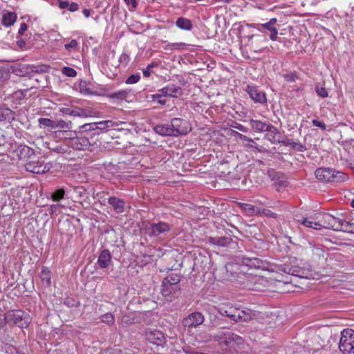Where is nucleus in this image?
I'll use <instances>...</instances> for the list:
<instances>
[{"instance_id":"27","label":"nucleus","mask_w":354,"mask_h":354,"mask_svg":"<svg viewBox=\"0 0 354 354\" xmlns=\"http://www.w3.org/2000/svg\"><path fill=\"white\" fill-rule=\"evenodd\" d=\"M266 132H268L265 136L266 140L273 144L278 142L279 139L277 138V136L279 134V131L276 127L271 124Z\"/></svg>"},{"instance_id":"20","label":"nucleus","mask_w":354,"mask_h":354,"mask_svg":"<svg viewBox=\"0 0 354 354\" xmlns=\"http://www.w3.org/2000/svg\"><path fill=\"white\" fill-rule=\"evenodd\" d=\"M107 203L117 214H122L124 212L126 202L123 199L116 196H110L107 199Z\"/></svg>"},{"instance_id":"41","label":"nucleus","mask_w":354,"mask_h":354,"mask_svg":"<svg viewBox=\"0 0 354 354\" xmlns=\"http://www.w3.org/2000/svg\"><path fill=\"white\" fill-rule=\"evenodd\" d=\"M241 207L249 215H258L257 212H259V208L250 204L242 203Z\"/></svg>"},{"instance_id":"11","label":"nucleus","mask_w":354,"mask_h":354,"mask_svg":"<svg viewBox=\"0 0 354 354\" xmlns=\"http://www.w3.org/2000/svg\"><path fill=\"white\" fill-rule=\"evenodd\" d=\"M245 91L249 95L251 100L254 103H259L261 104H267V97L266 93L260 89L257 86L254 84L247 85Z\"/></svg>"},{"instance_id":"50","label":"nucleus","mask_w":354,"mask_h":354,"mask_svg":"<svg viewBox=\"0 0 354 354\" xmlns=\"http://www.w3.org/2000/svg\"><path fill=\"white\" fill-rule=\"evenodd\" d=\"M9 114L13 115V111L10 109L0 107V121H3L9 117Z\"/></svg>"},{"instance_id":"61","label":"nucleus","mask_w":354,"mask_h":354,"mask_svg":"<svg viewBox=\"0 0 354 354\" xmlns=\"http://www.w3.org/2000/svg\"><path fill=\"white\" fill-rule=\"evenodd\" d=\"M77 45H78L77 41L75 39H72L68 44H66L64 45V47L66 50H68L71 48H77Z\"/></svg>"},{"instance_id":"21","label":"nucleus","mask_w":354,"mask_h":354,"mask_svg":"<svg viewBox=\"0 0 354 354\" xmlns=\"http://www.w3.org/2000/svg\"><path fill=\"white\" fill-rule=\"evenodd\" d=\"M111 254L109 250L104 249L101 251L97 263L100 268L104 269L111 264Z\"/></svg>"},{"instance_id":"14","label":"nucleus","mask_w":354,"mask_h":354,"mask_svg":"<svg viewBox=\"0 0 354 354\" xmlns=\"http://www.w3.org/2000/svg\"><path fill=\"white\" fill-rule=\"evenodd\" d=\"M161 286L162 295L167 301H172L180 295V288L178 286L162 282Z\"/></svg>"},{"instance_id":"64","label":"nucleus","mask_w":354,"mask_h":354,"mask_svg":"<svg viewBox=\"0 0 354 354\" xmlns=\"http://www.w3.org/2000/svg\"><path fill=\"white\" fill-rule=\"evenodd\" d=\"M346 163L350 168L354 169V154L346 159Z\"/></svg>"},{"instance_id":"59","label":"nucleus","mask_w":354,"mask_h":354,"mask_svg":"<svg viewBox=\"0 0 354 354\" xmlns=\"http://www.w3.org/2000/svg\"><path fill=\"white\" fill-rule=\"evenodd\" d=\"M122 322L126 324H131L134 322V319L130 315H124L122 317Z\"/></svg>"},{"instance_id":"15","label":"nucleus","mask_w":354,"mask_h":354,"mask_svg":"<svg viewBox=\"0 0 354 354\" xmlns=\"http://www.w3.org/2000/svg\"><path fill=\"white\" fill-rule=\"evenodd\" d=\"M209 243L219 246L226 247L232 249L237 248V242L234 241L230 236H214L208 239Z\"/></svg>"},{"instance_id":"35","label":"nucleus","mask_w":354,"mask_h":354,"mask_svg":"<svg viewBox=\"0 0 354 354\" xmlns=\"http://www.w3.org/2000/svg\"><path fill=\"white\" fill-rule=\"evenodd\" d=\"M234 133L235 134L238 135L239 138L241 140L248 142V146H249L250 147L257 149L259 151H261L260 149H259V145L257 144V142H255L252 138H250L243 134H241L236 131H234Z\"/></svg>"},{"instance_id":"60","label":"nucleus","mask_w":354,"mask_h":354,"mask_svg":"<svg viewBox=\"0 0 354 354\" xmlns=\"http://www.w3.org/2000/svg\"><path fill=\"white\" fill-rule=\"evenodd\" d=\"M129 60V56L127 53H122L119 57V62L124 65H127Z\"/></svg>"},{"instance_id":"26","label":"nucleus","mask_w":354,"mask_h":354,"mask_svg":"<svg viewBox=\"0 0 354 354\" xmlns=\"http://www.w3.org/2000/svg\"><path fill=\"white\" fill-rule=\"evenodd\" d=\"M176 26L183 30L190 31L193 29V24L189 19L180 17L177 18Z\"/></svg>"},{"instance_id":"33","label":"nucleus","mask_w":354,"mask_h":354,"mask_svg":"<svg viewBox=\"0 0 354 354\" xmlns=\"http://www.w3.org/2000/svg\"><path fill=\"white\" fill-rule=\"evenodd\" d=\"M181 280V276L177 273H171L165 277L162 282L177 286Z\"/></svg>"},{"instance_id":"46","label":"nucleus","mask_w":354,"mask_h":354,"mask_svg":"<svg viewBox=\"0 0 354 354\" xmlns=\"http://www.w3.org/2000/svg\"><path fill=\"white\" fill-rule=\"evenodd\" d=\"M149 97L152 101H157V102L160 105L166 104L167 100L163 98V96L159 92L156 94L150 95Z\"/></svg>"},{"instance_id":"29","label":"nucleus","mask_w":354,"mask_h":354,"mask_svg":"<svg viewBox=\"0 0 354 354\" xmlns=\"http://www.w3.org/2000/svg\"><path fill=\"white\" fill-rule=\"evenodd\" d=\"M45 167H43L37 162H29L26 165V169L34 174H42L45 172Z\"/></svg>"},{"instance_id":"62","label":"nucleus","mask_w":354,"mask_h":354,"mask_svg":"<svg viewBox=\"0 0 354 354\" xmlns=\"http://www.w3.org/2000/svg\"><path fill=\"white\" fill-rule=\"evenodd\" d=\"M9 73L2 68H0V82L8 78Z\"/></svg>"},{"instance_id":"2","label":"nucleus","mask_w":354,"mask_h":354,"mask_svg":"<svg viewBox=\"0 0 354 354\" xmlns=\"http://www.w3.org/2000/svg\"><path fill=\"white\" fill-rule=\"evenodd\" d=\"M277 272L291 274L300 278H309L311 275L310 268L301 261L299 263L279 264L276 266Z\"/></svg>"},{"instance_id":"30","label":"nucleus","mask_w":354,"mask_h":354,"mask_svg":"<svg viewBox=\"0 0 354 354\" xmlns=\"http://www.w3.org/2000/svg\"><path fill=\"white\" fill-rule=\"evenodd\" d=\"M24 68L26 69L25 75H30L32 73H46L48 71L49 66L46 65H31L29 66H25Z\"/></svg>"},{"instance_id":"13","label":"nucleus","mask_w":354,"mask_h":354,"mask_svg":"<svg viewBox=\"0 0 354 354\" xmlns=\"http://www.w3.org/2000/svg\"><path fill=\"white\" fill-rule=\"evenodd\" d=\"M146 339L158 346H162L166 343V337L159 330H147L145 333Z\"/></svg>"},{"instance_id":"49","label":"nucleus","mask_w":354,"mask_h":354,"mask_svg":"<svg viewBox=\"0 0 354 354\" xmlns=\"http://www.w3.org/2000/svg\"><path fill=\"white\" fill-rule=\"evenodd\" d=\"M62 73L67 77H74L77 75V71L71 67L64 66L62 69Z\"/></svg>"},{"instance_id":"52","label":"nucleus","mask_w":354,"mask_h":354,"mask_svg":"<svg viewBox=\"0 0 354 354\" xmlns=\"http://www.w3.org/2000/svg\"><path fill=\"white\" fill-rule=\"evenodd\" d=\"M291 147L294 150H295L297 151H299V152H304L307 150L306 145H304L299 142L295 141V140H293Z\"/></svg>"},{"instance_id":"56","label":"nucleus","mask_w":354,"mask_h":354,"mask_svg":"<svg viewBox=\"0 0 354 354\" xmlns=\"http://www.w3.org/2000/svg\"><path fill=\"white\" fill-rule=\"evenodd\" d=\"M67 144L65 145H57L55 147L51 149L53 151L57 153H65L67 152Z\"/></svg>"},{"instance_id":"24","label":"nucleus","mask_w":354,"mask_h":354,"mask_svg":"<svg viewBox=\"0 0 354 354\" xmlns=\"http://www.w3.org/2000/svg\"><path fill=\"white\" fill-rule=\"evenodd\" d=\"M153 130L156 133L162 136H174V129H172L171 124H158L153 128Z\"/></svg>"},{"instance_id":"16","label":"nucleus","mask_w":354,"mask_h":354,"mask_svg":"<svg viewBox=\"0 0 354 354\" xmlns=\"http://www.w3.org/2000/svg\"><path fill=\"white\" fill-rule=\"evenodd\" d=\"M205 320L203 315L200 312H194L185 317L182 324L185 327H196L203 323Z\"/></svg>"},{"instance_id":"40","label":"nucleus","mask_w":354,"mask_h":354,"mask_svg":"<svg viewBox=\"0 0 354 354\" xmlns=\"http://www.w3.org/2000/svg\"><path fill=\"white\" fill-rule=\"evenodd\" d=\"M97 127V129L105 130L114 126V122L111 120L100 121L98 122H93V124Z\"/></svg>"},{"instance_id":"48","label":"nucleus","mask_w":354,"mask_h":354,"mask_svg":"<svg viewBox=\"0 0 354 354\" xmlns=\"http://www.w3.org/2000/svg\"><path fill=\"white\" fill-rule=\"evenodd\" d=\"M64 304L68 308H75L80 306V303L79 301L71 297H66L64 301Z\"/></svg>"},{"instance_id":"4","label":"nucleus","mask_w":354,"mask_h":354,"mask_svg":"<svg viewBox=\"0 0 354 354\" xmlns=\"http://www.w3.org/2000/svg\"><path fill=\"white\" fill-rule=\"evenodd\" d=\"M218 313L222 316L228 317L232 321H234L235 322H248L252 319L253 315L252 312L250 309L240 310L233 306L220 308Z\"/></svg>"},{"instance_id":"25","label":"nucleus","mask_w":354,"mask_h":354,"mask_svg":"<svg viewBox=\"0 0 354 354\" xmlns=\"http://www.w3.org/2000/svg\"><path fill=\"white\" fill-rule=\"evenodd\" d=\"M17 17L14 12H5L2 15L1 23L4 26L9 27L14 24Z\"/></svg>"},{"instance_id":"55","label":"nucleus","mask_w":354,"mask_h":354,"mask_svg":"<svg viewBox=\"0 0 354 354\" xmlns=\"http://www.w3.org/2000/svg\"><path fill=\"white\" fill-rule=\"evenodd\" d=\"M29 66H30V64H27V65L19 66H17V68H15L14 72L16 73V75H19V76H27L28 75H25L24 74L26 71V69L24 68V67Z\"/></svg>"},{"instance_id":"22","label":"nucleus","mask_w":354,"mask_h":354,"mask_svg":"<svg viewBox=\"0 0 354 354\" xmlns=\"http://www.w3.org/2000/svg\"><path fill=\"white\" fill-rule=\"evenodd\" d=\"M59 112L64 115H68L71 116L80 117V118H86L87 117L86 112L84 109L82 108H67L62 107L59 109Z\"/></svg>"},{"instance_id":"63","label":"nucleus","mask_w":354,"mask_h":354,"mask_svg":"<svg viewBox=\"0 0 354 354\" xmlns=\"http://www.w3.org/2000/svg\"><path fill=\"white\" fill-rule=\"evenodd\" d=\"M183 351L186 354H200L199 353L196 352L192 347L189 346H183Z\"/></svg>"},{"instance_id":"32","label":"nucleus","mask_w":354,"mask_h":354,"mask_svg":"<svg viewBox=\"0 0 354 354\" xmlns=\"http://www.w3.org/2000/svg\"><path fill=\"white\" fill-rule=\"evenodd\" d=\"M264 280L261 277H254L250 281V283H247L248 288L260 291L262 290L263 282Z\"/></svg>"},{"instance_id":"31","label":"nucleus","mask_w":354,"mask_h":354,"mask_svg":"<svg viewBox=\"0 0 354 354\" xmlns=\"http://www.w3.org/2000/svg\"><path fill=\"white\" fill-rule=\"evenodd\" d=\"M39 277L42 283L46 286L48 287L51 285V272L47 267L43 266L41 268Z\"/></svg>"},{"instance_id":"9","label":"nucleus","mask_w":354,"mask_h":354,"mask_svg":"<svg viewBox=\"0 0 354 354\" xmlns=\"http://www.w3.org/2000/svg\"><path fill=\"white\" fill-rule=\"evenodd\" d=\"M345 221L330 214H324L322 217V228L331 229L334 231H342Z\"/></svg>"},{"instance_id":"47","label":"nucleus","mask_w":354,"mask_h":354,"mask_svg":"<svg viewBox=\"0 0 354 354\" xmlns=\"http://www.w3.org/2000/svg\"><path fill=\"white\" fill-rule=\"evenodd\" d=\"M101 321L103 323H105V324L111 326V325L113 324V323H114V317L111 313H107L102 315Z\"/></svg>"},{"instance_id":"10","label":"nucleus","mask_w":354,"mask_h":354,"mask_svg":"<svg viewBox=\"0 0 354 354\" xmlns=\"http://www.w3.org/2000/svg\"><path fill=\"white\" fill-rule=\"evenodd\" d=\"M277 18H272L268 22L262 24H252L248 26L257 28L260 32H263V29L270 31L269 37L272 41H277L278 39V30L276 26Z\"/></svg>"},{"instance_id":"23","label":"nucleus","mask_w":354,"mask_h":354,"mask_svg":"<svg viewBox=\"0 0 354 354\" xmlns=\"http://www.w3.org/2000/svg\"><path fill=\"white\" fill-rule=\"evenodd\" d=\"M250 126L251 129L257 133L266 132L269 128L271 123L268 122H263L261 120L251 119L250 121Z\"/></svg>"},{"instance_id":"57","label":"nucleus","mask_w":354,"mask_h":354,"mask_svg":"<svg viewBox=\"0 0 354 354\" xmlns=\"http://www.w3.org/2000/svg\"><path fill=\"white\" fill-rule=\"evenodd\" d=\"M342 232L354 234V223L345 221Z\"/></svg>"},{"instance_id":"8","label":"nucleus","mask_w":354,"mask_h":354,"mask_svg":"<svg viewBox=\"0 0 354 354\" xmlns=\"http://www.w3.org/2000/svg\"><path fill=\"white\" fill-rule=\"evenodd\" d=\"M339 348L344 353L354 354V331L353 330L348 328L343 330L339 342Z\"/></svg>"},{"instance_id":"3","label":"nucleus","mask_w":354,"mask_h":354,"mask_svg":"<svg viewBox=\"0 0 354 354\" xmlns=\"http://www.w3.org/2000/svg\"><path fill=\"white\" fill-rule=\"evenodd\" d=\"M30 322L29 315L21 310H12L4 315L3 322H1L0 327L4 326L6 324H14L21 328H26Z\"/></svg>"},{"instance_id":"18","label":"nucleus","mask_w":354,"mask_h":354,"mask_svg":"<svg viewBox=\"0 0 354 354\" xmlns=\"http://www.w3.org/2000/svg\"><path fill=\"white\" fill-rule=\"evenodd\" d=\"M163 97L177 98L183 95L181 87L174 84H168L167 86L158 90Z\"/></svg>"},{"instance_id":"36","label":"nucleus","mask_w":354,"mask_h":354,"mask_svg":"<svg viewBox=\"0 0 354 354\" xmlns=\"http://www.w3.org/2000/svg\"><path fill=\"white\" fill-rule=\"evenodd\" d=\"M39 124L49 130L55 129V120L46 118H41L38 120Z\"/></svg>"},{"instance_id":"51","label":"nucleus","mask_w":354,"mask_h":354,"mask_svg":"<svg viewBox=\"0 0 354 354\" xmlns=\"http://www.w3.org/2000/svg\"><path fill=\"white\" fill-rule=\"evenodd\" d=\"M140 80V73H136L130 75L126 80L125 83L127 84H133L139 82Z\"/></svg>"},{"instance_id":"34","label":"nucleus","mask_w":354,"mask_h":354,"mask_svg":"<svg viewBox=\"0 0 354 354\" xmlns=\"http://www.w3.org/2000/svg\"><path fill=\"white\" fill-rule=\"evenodd\" d=\"M131 94L130 90H120L114 92L110 95V97L113 99L127 100Z\"/></svg>"},{"instance_id":"1","label":"nucleus","mask_w":354,"mask_h":354,"mask_svg":"<svg viewBox=\"0 0 354 354\" xmlns=\"http://www.w3.org/2000/svg\"><path fill=\"white\" fill-rule=\"evenodd\" d=\"M97 138L95 133H86L84 136H77L71 138L67 142V146L72 147L76 150H89L94 151L98 148L100 144L97 143Z\"/></svg>"},{"instance_id":"28","label":"nucleus","mask_w":354,"mask_h":354,"mask_svg":"<svg viewBox=\"0 0 354 354\" xmlns=\"http://www.w3.org/2000/svg\"><path fill=\"white\" fill-rule=\"evenodd\" d=\"M17 153L20 159H26L35 155L34 149L26 145L19 146Z\"/></svg>"},{"instance_id":"45","label":"nucleus","mask_w":354,"mask_h":354,"mask_svg":"<svg viewBox=\"0 0 354 354\" xmlns=\"http://www.w3.org/2000/svg\"><path fill=\"white\" fill-rule=\"evenodd\" d=\"M257 213H258V215H259V216L263 215L268 218H277V214L272 212L271 210H270L268 209L259 208V212H257Z\"/></svg>"},{"instance_id":"58","label":"nucleus","mask_w":354,"mask_h":354,"mask_svg":"<svg viewBox=\"0 0 354 354\" xmlns=\"http://www.w3.org/2000/svg\"><path fill=\"white\" fill-rule=\"evenodd\" d=\"M312 123H313V126L319 127L323 131L326 129V125L323 122H322L317 119L313 120Z\"/></svg>"},{"instance_id":"53","label":"nucleus","mask_w":354,"mask_h":354,"mask_svg":"<svg viewBox=\"0 0 354 354\" xmlns=\"http://www.w3.org/2000/svg\"><path fill=\"white\" fill-rule=\"evenodd\" d=\"M158 66V64L156 62H153L149 64L145 69L143 70V75L145 77H149L151 75V70L155 67Z\"/></svg>"},{"instance_id":"37","label":"nucleus","mask_w":354,"mask_h":354,"mask_svg":"<svg viewBox=\"0 0 354 354\" xmlns=\"http://www.w3.org/2000/svg\"><path fill=\"white\" fill-rule=\"evenodd\" d=\"M301 223L307 227H310L315 230L322 229V224H321L319 222L312 221L308 218H303Z\"/></svg>"},{"instance_id":"17","label":"nucleus","mask_w":354,"mask_h":354,"mask_svg":"<svg viewBox=\"0 0 354 354\" xmlns=\"http://www.w3.org/2000/svg\"><path fill=\"white\" fill-rule=\"evenodd\" d=\"M241 264L242 266H245L250 268L265 270L267 268L268 262L257 257H248L244 256L241 258Z\"/></svg>"},{"instance_id":"12","label":"nucleus","mask_w":354,"mask_h":354,"mask_svg":"<svg viewBox=\"0 0 354 354\" xmlns=\"http://www.w3.org/2000/svg\"><path fill=\"white\" fill-rule=\"evenodd\" d=\"M171 124L174 129V136L186 135L191 131L190 124L186 120L174 118L171 119Z\"/></svg>"},{"instance_id":"43","label":"nucleus","mask_w":354,"mask_h":354,"mask_svg":"<svg viewBox=\"0 0 354 354\" xmlns=\"http://www.w3.org/2000/svg\"><path fill=\"white\" fill-rule=\"evenodd\" d=\"M315 91L317 94L323 98L327 97L328 95V91L324 86H321L319 83L316 84Z\"/></svg>"},{"instance_id":"6","label":"nucleus","mask_w":354,"mask_h":354,"mask_svg":"<svg viewBox=\"0 0 354 354\" xmlns=\"http://www.w3.org/2000/svg\"><path fill=\"white\" fill-rule=\"evenodd\" d=\"M142 230L145 235L151 238H157L169 232L171 227L169 223L164 221H158V223L146 221L143 223Z\"/></svg>"},{"instance_id":"39","label":"nucleus","mask_w":354,"mask_h":354,"mask_svg":"<svg viewBox=\"0 0 354 354\" xmlns=\"http://www.w3.org/2000/svg\"><path fill=\"white\" fill-rule=\"evenodd\" d=\"M73 128V124L71 121H65L63 120H55V129H71Z\"/></svg>"},{"instance_id":"42","label":"nucleus","mask_w":354,"mask_h":354,"mask_svg":"<svg viewBox=\"0 0 354 354\" xmlns=\"http://www.w3.org/2000/svg\"><path fill=\"white\" fill-rule=\"evenodd\" d=\"M187 44L184 42L169 43L165 47V50H184Z\"/></svg>"},{"instance_id":"19","label":"nucleus","mask_w":354,"mask_h":354,"mask_svg":"<svg viewBox=\"0 0 354 354\" xmlns=\"http://www.w3.org/2000/svg\"><path fill=\"white\" fill-rule=\"evenodd\" d=\"M216 337L219 339L221 344H225L228 346L232 342L240 344L242 341V338L231 331H222L217 334Z\"/></svg>"},{"instance_id":"38","label":"nucleus","mask_w":354,"mask_h":354,"mask_svg":"<svg viewBox=\"0 0 354 354\" xmlns=\"http://www.w3.org/2000/svg\"><path fill=\"white\" fill-rule=\"evenodd\" d=\"M75 201H80L86 194V190L84 187L79 186L75 187L73 189Z\"/></svg>"},{"instance_id":"44","label":"nucleus","mask_w":354,"mask_h":354,"mask_svg":"<svg viewBox=\"0 0 354 354\" xmlns=\"http://www.w3.org/2000/svg\"><path fill=\"white\" fill-rule=\"evenodd\" d=\"M65 195V190L63 188L58 189L55 190L52 194V199L54 201H59L60 200L63 199Z\"/></svg>"},{"instance_id":"5","label":"nucleus","mask_w":354,"mask_h":354,"mask_svg":"<svg viewBox=\"0 0 354 354\" xmlns=\"http://www.w3.org/2000/svg\"><path fill=\"white\" fill-rule=\"evenodd\" d=\"M316 178L322 182H335L340 183L346 179L345 174L341 171H337L332 168L321 167L315 171Z\"/></svg>"},{"instance_id":"7","label":"nucleus","mask_w":354,"mask_h":354,"mask_svg":"<svg viewBox=\"0 0 354 354\" xmlns=\"http://www.w3.org/2000/svg\"><path fill=\"white\" fill-rule=\"evenodd\" d=\"M239 270V268L237 264L229 263L216 268L214 271V276L218 281L231 280L232 278L238 277Z\"/></svg>"},{"instance_id":"54","label":"nucleus","mask_w":354,"mask_h":354,"mask_svg":"<svg viewBox=\"0 0 354 354\" xmlns=\"http://www.w3.org/2000/svg\"><path fill=\"white\" fill-rule=\"evenodd\" d=\"M283 78L286 81L289 82H295L296 79L297 78V74L295 72H291L286 74L283 75Z\"/></svg>"}]
</instances>
